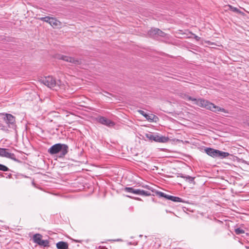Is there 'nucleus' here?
Returning a JSON list of instances; mask_svg holds the SVG:
<instances>
[{"label": "nucleus", "mask_w": 249, "mask_h": 249, "mask_svg": "<svg viewBox=\"0 0 249 249\" xmlns=\"http://www.w3.org/2000/svg\"><path fill=\"white\" fill-rule=\"evenodd\" d=\"M179 96L182 99L187 101H192L194 102V104L200 107L206 108L215 113L218 112H223L225 113H228V111L223 108H221L218 106H216L213 104L202 99H196L193 98L188 95L186 93L181 92L179 93Z\"/></svg>", "instance_id": "1"}, {"label": "nucleus", "mask_w": 249, "mask_h": 249, "mask_svg": "<svg viewBox=\"0 0 249 249\" xmlns=\"http://www.w3.org/2000/svg\"><path fill=\"white\" fill-rule=\"evenodd\" d=\"M69 147L67 144L56 143L52 146L48 150L51 155H54L59 153V158H63L68 152Z\"/></svg>", "instance_id": "2"}, {"label": "nucleus", "mask_w": 249, "mask_h": 249, "mask_svg": "<svg viewBox=\"0 0 249 249\" xmlns=\"http://www.w3.org/2000/svg\"><path fill=\"white\" fill-rule=\"evenodd\" d=\"M39 82L51 89L54 88L55 90H57V88L59 87L58 82L51 76L41 77Z\"/></svg>", "instance_id": "3"}, {"label": "nucleus", "mask_w": 249, "mask_h": 249, "mask_svg": "<svg viewBox=\"0 0 249 249\" xmlns=\"http://www.w3.org/2000/svg\"><path fill=\"white\" fill-rule=\"evenodd\" d=\"M2 116V119L5 122L9 128L15 129L16 118L13 115L9 113H2L0 114Z\"/></svg>", "instance_id": "4"}, {"label": "nucleus", "mask_w": 249, "mask_h": 249, "mask_svg": "<svg viewBox=\"0 0 249 249\" xmlns=\"http://www.w3.org/2000/svg\"><path fill=\"white\" fill-rule=\"evenodd\" d=\"M146 137L147 139L151 141H154L159 142H166L168 141L169 138L168 137L159 136L156 134H154L152 133L146 134Z\"/></svg>", "instance_id": "5"}, {"label": "nucleus", "mask_w": 249, "mask_h": 249, "mask_svg": "<svg viewBox=\"0 0 249 249\" xmlns=\"http://www.w3.org/2000/svg\"><path fill=\"white\" fill-rule=\"evenodd\" d=\"M56 57L58 59L63 60L74 65H79L81 63V60L80 59L75 58L74 57L62 54H58L56 55Z\"/></svg>", "instance_id": "6"}, {"label": "nucleus", "mask_w": 249, "mask_h": 249, "mask_svg": "<svg viewBox=\"0 0 249 249\" xmlns=\"http://www.w3.org/2000/svg\"><path fill=\"white\" fill-rule=\"evenodd\" d=\"M9 149L6 148H0V156L11 159L14 161H18L16 155L14 153L8 152Z\"/></svg>", "instance_id": "7"}, {"label": "nucleus", "mask_w": 249, "mask_h": 249, "mask_svg": "<svg viewBox=\"0 0 249 249\" xmlns=\"http://www.w3.org/2000/svg\"><path fill=\"white\" fill-rule=\"evenodd\" d=\"M97 121L100 124L105 125L107 126H112L115 124L113 122L103 116L99 117L97 118Z\"/></svg>", "instance_id": "8"}, {"label": "nucleus", "mask_w": 249, "mask_h": 249, "mask_svg": "<svg viewBox=\"0 0 249 249\" xmlns=\"http://www.w3.org/2000/svg\"><path fill=\"white\" fill-rule=\"evenodd\" d=\"M204 151L208 155L214 158H216L217 149H214L210 147H206L205 148Z\"/></svg>", "instance_id": "9"}, {"label": "nucleus", "mask_w": 249, "mask_h": 249, "mask_svg": "<svg viewBox=\"0 0 249 249\" xmlns=\"http://www.w3.org/2000/svg\"><path fill=\"white\" fill-rule=\"evenodd\" d=\"M56 246L57 249H68L69 244L64 241H59L56 243Z\"/></svg>", "instance_id": "10"}, {"label": "nucleus", "mask_w": 249, "mask_h": 249, "mask_svg": "<svg viewBox=\"0 0 249 249\" xmlns=\"http://www.w3.org/2000/svg\"><path fill=\"white\" fill-rule=\"evenodd\" d=\"M230 153L228 152L221 151L219 150H217L216 151V158L222 159L228 157Z\"/></svg>", "instance_id": "11"}, {"label": "nucleus", "mask_w": 249, "mask_h": 249, "mask_svg": "<svg viewBox=\"0 0 249 249\" xmlns=\"http://www.w3.org/2000/svg\"><path fill=\"white\" fill-rule=\"evenodd\" d=\"M42 238L41 234L39 233L35 234L33 237V240L34 243L37 244L38 245L41 242Z\"/></svg>", "instance_id": "12"}, {"label": "nucleus", "mask_w": 249, "mask_h": 249, "mask_svg": "<svg viewBox=\"0 0 249 249\" xmlns=\"http://www.w3.org/2000/svg\"><path fill=\"white\" fill-rule=\"evenodd\" d=\"M138 193L136 195L144 196H150L151 195V193L149 191H146L143 190L137 189Z\"/></svg>", "instance_id": "13"}, {"label": "nucleus", "mask_w": 249, "mask_h": 249, "mask_svg": "<svg viewBox=\"0 0 249 249\" xmlns=\"http://www.w3.org/2000/svg\"><path fill=\"white\" fill-rule=\"evenodd\" d=\"M158 30V28H152L149 31L148 34L149 36L152 37H157V35Z\"/></svg>", "instance_id": "14"}, {"label": "nucleus", "mask_w": 249, "mask_h": 249, "mask_svg": "<svg viewBox=\"0 0 249 249\" xmlns=\"http://www.w3.org/2000/svg\"><path fill=\"white\" fill-rule=\"evenodd\" d=\"M180 177L183 178H184L186 181L190 183L194 181L195 178L192 177L189 175H185L183 174H181Z\"/></svg>", "instance_id": "15"}, {"label": "nucleus", "mask_w": 249, "mask_h": 249, "mask_svg": "<svg viewBox=\"0 0 249 249\" xmlns=\"http://www.w3.org/2000/svg\"><path fill=\"white\" fill-rule=\"evenodd\" d=\"M124 191L126 192L133 193L134 194H137L138 193L137 189H135L133 187H125L124 188Z\"/></svg>", "instance_id": "16"}, {"label": "nucleus", "mask_w": 249, "mask_h": 249, "mask_svg": "<svg viewBox=\"0 0 249 249\" xmlns=\"http://www.w3.org/2000/svg\"><path fill=\"white\" fill-rule=\"evenodd\" d=\"M59 21L54 18L52 17L49 22V24L51 26H56L58 25Z\"/></svg>", "instance_id": "17"}, {"label": "nucleus", "mask_w": 249, "mask_h": 249, "mask_svg": "<svg viewBox=\"0 0 249 249\" xmlns=\"http://www.w3.org/2000/svg\"><path fill=\"white\" fill-rule=\"evenodd\" d=\"M228 7H229V10H230L232 12H235L237 13H239V14H243V12H242L241 11H240L238 8H237L236 7H234L230 5H229Z\"/></svg>", "instance_id": "18"}, {"label": "nucleus", "mask_w": 249, "mask_h": 249, "mask_svg": "<svg viewBox=\"0 0 249 249\" xmlns=\"http://www.w3.org/2000/svg\"><path fill=\"white\" fill-rule=\"evenodd\" d=\"M169 198V200H172L173 202H182L183 201L182 200V198L178 197H177V196H170Z\"/></svg>", "instance_id": "19"}, {"label": "nucleus", "mask_w": 249, "mask_h": 249, "mask_svg": "<svg viewBox=\"0 0 249 249\" xmlns=\"http://www.w3.org/2000/svg\"><path fill=\"white\" fill-rule=\"evenodd\" d=\"M145 118L150 122L154 121V119H158L157 117L153 114H147V116H145Z\"/></svg>", "instance_id": "20"}, {"label": "nucleus", "mask_w": 249, "mask_h": 249, "mask_svg": "<svg viewBox=\"0 0 249 249\" xmlns=\"http://www.w3.org/2000/svg\"><path fill=\"white\" fill-rule=\"evenodd\" d=\"M41 246L47 247L49 246V242L47 240H42L41 242L38 245Z\"/></svg>", "instance_id": "21"}, {"label": "nucleus", "mask_w": 249, "mask_h": 249, "mask_svg": "<svg viewBox=\"0 0 249 249\" xmlns=\"http://www.w3.org/2000/svg\"><path fill=\"white\" fill-rule=\"evenodd\" d=\"M51 18L52 17L47 16V17H45L40 18H39V19L41 21H44V22L49 23V22L51 20Z\"/></svg>", "instance_id": "22"}, {"label": "nucleus", "mask_w": 249, "mask_h": 249, "mask_svg": "<svg viewBox=\"0 0 249 249\" xmlns=\"http://www.w3.org/2000/svg\"><path fill=\"white\" fill-rule=\"evenodd\" d=\"M9 170V169L7 166L4 165L0 164V171L6 172Z\"/></svg>", "instance_id": "23"}, {"label": "nucleus", "mask_w": 249, "mask_h": 249, "mask_svg": "<svg viewBox=\"0 0 249 249\" xmlns=\"http://www.w3.org/2000/svg\"><path fill=\"white\" fill-rule=\"evenodd\" d=\"M235 232L236 234L239 235L245 232V231L241 228H237L235 229Z\"/></svg>", "instance_id": "24"}, {"label": "nucleus", "mask_w": 249, "mask_h": 249, "mask_svg": "<svg viewBox=\"0 0 249 249\" xmlns=\"http://www.w3.org/2000/svg\"><path fill=\"white\" fill-rule=\"evenodd\" d=\"M157 31H158V33H157V36H162V37L165 36V33H164L163 32H162L159 29H158V30H157Z\"/></svg>", "instance_id": "25"}, {"label": "nucleus", "mask_w": 249, "mask_h": 249, "mask_svg": "<svg viewBox=\"0 0 249 249\" xmlns=\"http://www.w3.org/2000/svg\"><path fill=\"white\" fill-rule=\"evenodd\" d=\"M156 194L157 195H158L160 197H164V196H165L164 195L165 194V193H164L162 192H160V191H156Z\"/></svg>", "instance_id": "26"}, {"label": "nucleus", "mask_w": 249, "mask_h": 249, "mask_svg": "<svg viewBox=\"0 0 249 249\" xmlns=\"http://www.w3.org/2000/svg\"><path fill=\"white\" fill-rule=\"evenodd\" d=\"M139 112L143 116L145 117L146 116H147V114L143 110H139Z\"/></svg>", "instance_id": "27"}, {"label": "nucleus", "mask_w": 249, "mask_h": 249, "mask_svg": "<svg viewBox=\"0 0 249 249\" xmlns=\"http://www.w3.org/2000/svg\"><path fill=\"white\" fill-rule=\"evenodd\" d=\"M144 187L147 188V189H148L149 190H151L152 192H153V189H152L151 187H150V186H147V185H146L145 186H144Z\"/></svg>", "instance_id": "28"}, {"label": "nucleus", "mask_w": 249, "mask_h": 249, "mask_svg": "<svg viewBox=\"0 0 249 249\" xmlns=\"http://www.w3.org/2000/svg\"><path fill=\"white\" fill-rule=\"evenodd\" d=\"M144 187L147 188V189H148L149 190H151L152 192H153V189H152L151 187H150V186H147V185H146L145 186H144Z\"/></svg>", "instance_id": "29"}, {"label": "nucleus", "mask_w": 249, "mask_h": 249, "mask_svg": "<svg viewBox=\"0 0 249 249\" xmlns=\"http://www.w3.org/2000/svg\"><path fill=\"white\" fill-rule=\"evenodd\" d=\"M164 196H164V198H166L167 199H168L169 200V197L170 196H170V195H167V194H165Z\"/></svg>", "instance_id": "30"}, {"label": "nucleus", "mask_w": 249, "mask_h": 249, "mask_svg": "<svg viewBox=\"0 0 249 249\" xmlns=\"http://www.w3.org/2000/svg\"><path fill=\"white\" fill-rule=\"evenodd\" d=\"M194 38L196 40H199L200 39V37L196 35H195L194 36Z\"/></svg>", "instance_id": "31"}, {"label": "nucleus", "mask_w": 249, "mask_h": 249, "mask_svg": "<svg viewBox=\"0 0 249 249\" xmlns=\"http://www.w3.org/2000/svg\"><path fill=\"white\" fill-rule=\"evenodd\" d=\"M1 129L3 130H6V127L5 126H2V128H1Z\"/></svg>", "instance_id": "32"}, {"label": "nucleus", "mask_w": 249, "mask_h": 249, "mask_svg": "<svg viewBox=\"0 0 249 249\" xmlns=\"http://www.w3.org/2000/svg\"><path fill=\"white\" fill-rule=\"evenodd\" d=\"M127 197H130V198H131V196H126Z\"/></svg>", "instance_id": "33"}, {"label": "nucleus", "mask_w": 249, "mask_h": 249, "mask_svg": "<svg viewBox=\"0 0 249 249\" xmlns=\"http://www.w3.org/2000/svg\"><path fill=\"white\" fill-rule=\"evenodd\" d=\"M137 200H141V199H140V198H137Z\"/></svg>", "instance_id": "34"}, {"label": "nucleus", "mask_w": 249, "mask_h": 249, "mask_svg": "<svg viewBox=\"0 0 249 249\" xmlns=\"http://www.w3.org/2000/svg\"><path fill=\"white\" fill-rule=\"evenodd\" d=\"M119 239H117V240H114L113 241H119Z\"/></svg>", "instance_id": "35"}]
</instances>
